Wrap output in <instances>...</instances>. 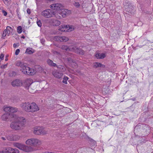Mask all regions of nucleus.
I'll return each instance as SVG.
<instances>
[{"label":"nucleus","instance_id":"nucleus-1","mask_svg":"<svg viewBox=\"0 0 153 153\" xmlns=\"http://www.w3.org/2000/svg\"><path fill=\"white\" fill-rule=\"evenodd\" d=\"M12 120L13 121L10 124V127L12 129L19 130L21 127L24 126L26 123L25 118L23 117H19L15 114L11 115Z\"/></svg>","mask_w":153,"mask_h":153},{"label":"nucleus","instance_id":"nucleus-2","mask_svg":"<svg viewBox=\"0 0 153 153\" xmlns=\"http://www.w3.org/2000/svg\"><path fill=\"white\" fill-rule=\"evenodd\" d=\"M15 65L16 66L20 67V71L25 74L33 75L36 73L35 70L27 66L26 63L20 60L17 61L15 63Z\"/></svg>","mask_w":153,"mask_h":153},{"label":"nucleus","instance_id":"nucleus-3","mask_svg":"<svg viewBox=\"0 0 153 153\" xmlns=\"http://www.w3.org/2000/svg\"><path fill=\"white\" fill-rule=\"evenodd\" d=\"M21 106L23 110L27 112H33L39 110L37 105L34 102L23 103Z\"/></svg>","mask_w":153,"mask_h":153},{"label":"nucleus","instance_id":"nucleus-4","mask_svg":"<svg viewBox=\"0 0 153 153\" xmlns=\"http://www.w3.org/2000/svg\"><path fill=\"white\" fill-rule=\"evenodd\" d=\"M13 145L15 147L26 152H31L33 150L32 147L26 146L25 145L20 143H14Z\"/></svg>","mask_w":153,"mask_h":153},{"label":"nucleus","instance_id":"nucleus-5","mask_svg":"<svg viewBox=\"0 0 153 153\" xmlns=\"http://www.w3.org/2000/svg\"><path fill=\"white\" fill-rule=\"evenodd\" d=\"M41 15L47 18L52 17L53 16L56 18H60V16H59L58 14L55 13L53 10L49 9H47L42 11L41 13Z\"/></svg>","mask_w":153,"mask_h":153},{"label":"nucleus","instance_id":"nucleus-6","mask_svg":"<svg viewBox=\"0 0 153 153\" xmlns=\"http://www.w3.org/2000/svg\"><path fill=\"white\" fill-rule=\"evenodd\" d=\"M61 48L62 50H65L67 51H74L77 53L81 55H83L84 53V51L78 48H77L76 47L74 46H71L69 48H68L66 46L63 45L61 46Z\"/></svg>","mask_w":153,"mask_h":153},{"label":"nucleus","instance_id":"nucleus-7","mask_svg":"<svg viewBox=\"0 0 153 153\" xmlns=\"http://www.w3.org/2000/svg\"><path fill=\"white\" fill-rule=\"evenodd\" d=\"M25 143L28 145L37 146H39L42 143V142L40 140L36 138H31L27 140Z\"/></svg>","mask_w":153,"mask_h":153},{"label":"nucleus","instance_id":"nucleus-8","mask_svg":"<svg viewBox=\"0 0 153 153\" xmlns=\"http://www.w3.org/2000/svg\"><path fill=\"white\" fill-rule=\"evenodd\" d=\"M71 13V11L68 10L67 9H60L58 11V13H56V14H58L59 16H60V18H58V19H61L62 18H65L66 16L69 15Z\"/></svg>","mask_w":153,"mask_h":153},{"label":"nucleus","instance_id":"nucleus-9","mask_svg":"<svg viewBox=\"0 0 153 153\" xmlns=\"http://www.w3.org/2000/svg\"><path fill=\"white\" fill-rule=\"evenodd\" d=\"M74 29V27L69 25H64L60 26L59 30L62 32H69L73 31Z\"/></svg>","mask_w":153,"mask_h":153},{"label":"nucleus","instance_id":"nucleus-10","mask_svg":"<svg viewBox=\"0 0 153 153\" xmlns=\"http://www.w3.org/2000/svg\"><path fill=\"white\" fill-rule=\"evenodd\" d=\"M47 131L45 130L43 128L40 127H36L34 128L33 133L36 134H45Z\"/></svg>","mask_w":153,"mask_h":153},{"label":"nucleus","instance_id":"nucleus-11","mask_svg":"<svg viewBox=\"0 0 153 153\" xmlns=\"http://www.w3.org/2000/svg\"><path fill=\"white\" fill-rule=\"evenodd\" d=\"M63 7L62 4L60 3H55L50 5V8L57 11L55 13H58V11Z\"/></svg>","mask_w":153,"mask_h":153},{"label":"nucleus","instance_id":"nucleus-12","mask_svg":"<svg viewBox=\"0 0 153 153\" xmlns=\"http://www.w3.org/2000/svg\"><path fill=\"white\" fill-rule=\"evenodd\" d=\"M7 138L9 140L16 141L19 139L20 136L17 134H11L8 135L7 137Z\"/></svg>","mask_w":153,"mask_h":153},{"label":"nucleus","instance_id":"nucleus-13","mask_svg":"<svg viewBox=\"0 0 153 153\" xmlns=\"http://www.w3.org/2000/svg\"><path fill=\"white\" fill-rule=\"evenodd\" d=\"M4 110L5 111L9 112L11 113L17 112L18 111V109L16 108L11 107H7L4 108Z\"/></svg>","mask_w":153,"mask_h":153},{"label":"nucleus","instance_id":"nucleus-14","mask_svg":"<svg viewBox=\"0 0 153 153\" xmlns=\"http://www.w3.org/2000/svg\"><path fill=\"white\" fill-rule=\"evenodd\" d=\"M54 40L57 41L65 42L68 40V38L65 36H56L54 37Z\"/></svg>","mask_w":153,"mask_h":153},{"label":"nucleus","instance_id":"nucleus-15","mask_svg":"<svg viewBox=\"0 0 153 153\" xmlns=\"http://www.w3.org/2000/svg\"><path fill=\"white\" fill-rule=\"evenodd\" d=\"M53 75L57 78H61L63 75L62 73L58 71H54L52 72Z\"/></svg>","mask_w":153,"mask_h":153},{"label":"nucleus","instance_id":"nucleus-16","mask_svg":"<svg viewBox=\"0 0 153 153\" xmlns=\"http://www.w3.org/2000/svg\"><path fill=\"white\" fill-rule=\"evenodd\" d=\"M67 60L70 64V65L73 68H75L77 67V64L76 63L74 62L71 58H67Z\"/></svg>","mask_w":153,"mask_h":153},{"label":"nucleus","instance_id":"nucleus-17","mask_svg":"<svg viewBox=\"0 0 153 153\" xmlns=\"http://www.w3.org/2000/svg\"><path fill=\"white\" fill-rule=\"evenodd\" d=\"M12 85L13 86H19L22 85L21 81L19 79H16L11 82Z\"/></svg>","mask_w":153,"mask_h":153},{"label":"nucleus","instance_id":"nucleus-18","mask_svg":"<svg viewBox=\"0 0 153 153\" xmlns=\"http://www.w3.org/2000/svg\"><path fill=\"white\" fill-rule=\"evenodd\" d=\"M95 56L98 59H102L105 57V55L104 53H97L95 54Z\"/></svg>","mask_w":153,"mask_h":153},{"label":"nucleus","instance_id":"nucleus-19","mask_svg":"<svg viewBox=\"0 0 153 153\" xmlns=\"http://www.w3.org/2000/svg\"><path fill=\"white\" fill-rule=\"evenodd\" d=\"M13 114H10L8 113L4 114L1 117L3 121H7L10 116L12 119V116L11 117V116Z\"/></svg>","mask_w":153,"mask_h":153},{"label":"nucleus","instance_id":"nucleus-20","mask_svg":"<svg viewBox=\"0 0 153 153\" xmlns=\"http://www.w3.org/2000/svg\"><path fill=\"white\" fill-rule=\"evenodd\" d=\"M33 83V80L31 79H27L24 82V84L26 86H29Z\"/></svg>","mask_w":153,"mask_h":153},{"label":"nucleus","instance_id":"nucleus-21","mask_svg":"<svg viewBox=\"0 0 153 153\" xmlns=\"http://www.w3.org/2000/svg\"><path fill=\"white\" fill-rule=\"evenodd\" d=\"M93 67L95 68H97L101 67H105V66L100 63L96 62L94 63Z\"/></svg>","mask_w":153,"mask_h":153},{"label":"nucleus","instance_id":"nucleus-22","mask_svg":"<svg viewBox=\"0 0 153 153\" xmlns=\"http://www.w3.org/2000/svg\"><path fill=\"white\" fill-rule=\"evenodd\" d=\"M60 24V22L57 20H54L52 22V24L53 25L56 26H59Z\"/></svg>","mask_w":153,"mask_h":153},{"label":"nucleus","instance_id":"nucleus-23","mask_svg":"<svg viewBox=\"0 0 153 153\" xmlns=\"http://www.w3.org/2000/svg\"><path fill=\"white\" fill-rule=\"evenodd\" d=\"M25 53L27 54H31L34 53V51H32L30 48H27Z\"/></svg>","mask_w":153,"mask_h":153},{"label":"nucleus","instance_id":"nucleus-24","mask_svg":"<svg viewBox=\"0 0 153 153\" xmlns=\"http://www.w3.org/2000/svg\"><path fill=\"white\" fill-rule=\"evenodd\" d=\"M47 62L48 64L51 66H52L53 67H55L56 66V64L53 63L52 61L50 59H48L47 60Z\"/></svg>","mask_w":153,"mask_h":153},{"label":"nucleus","instance_id":"nucleus-25","mask_svg":"<svg viewBox=\"0 0 153 153\" xmlns=\"http://www.w3.org/2000/svg\"><path fill=\"white\" fill-rule=\"evenodd\" d=\"M6 30H7L8 34L10 35V34L13 31V29L10 27L8 26L6 27Z\"/></svg>","mask_w":153,"mask_h":153},{"label":"nucleus","instance_id":"nucleus-26","mask_svg":"<svg viewBox=\"0 0 153 153\" xmlns=\"http://www.w3.org/2000/svg\"><path fill=\"white\" fill-rule=\"evenodd\" d=\"M17 32L19 34H20L22 33V28L21 26H19L17 27Z\"/></svg>","mask_w":153,"mask_h":153},{"label":"nucleus","instance_id":"nucleus-27","mask_svg":"<svg viewBox=\"0 0 153 153\" xmlns=\"http://www.w3.org/2000/svg\"><path fill=\"white\" fill-rule=\"evenodd\" d=\"M12 148L8 147L5 149V151L4 152L5 153H11L12 151Z\"/></svg>","mask_w":153,"mask_h":153},{"label":"nucleus","instance_id":"nucleus-28","mask_svg":"<svg viewBox=\"0 0 153 153\" xmlns=\"http://www.w3.org/2000/svg\"><path fill=\"white\" fill-rule=\"evenodd\" d=\"M68 79V78L66 76H64L63 78V80L62 81L63 83L65 84H67V81Z\"/></svg>","mask_w":153,"mask_h":153},{"label":"nucleus","instance_id":"nucleus-29","mask_svg":"<svg viewBox=\"0 0 153 153\" xmlns=\"http://www.w3.org/2000/svg\"><path fill=\"white\" fill-rule=\"evenodd\" d=\"M12 149L11 153H19V151L17 149L12 148Z\"/></svg>","mask_w":153,"mask_h":153},{"label":"nucleus","instance_id":"nucleus-30","mask_svg":"<svg viewBox=\"0 0 153 153\" xmlns=\"http://www.w3.org/2000/svg\"><path fill=\"white\" fill-rule=\"evenodd\" d=\"M73 5L74 7L76 8L79 7L80 6L79 3L78 2H74L73 3Z\"/></svg>","mask_w":153,"mask_h":153},{"label":"nucleus","instance_id":"nucleus-31","mask_svg":"<svg viewBox=\"0 0 153 153\" xmlns=\"http://www.w3.org/2000/svg\"><path fill=\"white\" fill-rule=\"evenodd\" d=\"M7 35L9 36V35L8 34V32L7 30H6V29H5L4 31V32L2 34L3 36L5 37L6 35Z\"/></svg>","mask_w":153,"mask_h":153},{"label":"nucleus","instance_id":"nucleus-32","mask_svg":"<svg viewBox=\"0 0 153 153\" xmlns=\"http://www.w3.org/2000/svg\"><path fill=\"white\" fill-rule=\"evenodd\" d=\"M16 75V73L15 71H12L9 73V75L10 76H14Z\"/></svg>","mask_w":153,"mask_h":153},{"label":"nucleus","instance_id":"nucleus-33","mask_svg":"<svg viewBox=\"0 0 153 153\" xmlns=\"http://www.w3.org/2000/svg\"><path fill=\"white\" fill-rule=\"evenodd\" d=\"M4 3L6 5H8L10 3V0H2Z\"/></svg>","mask_w":153,"mask_h":153},{"label":"nucleus","instance_id":"nucleus-34","mask_svg":"<svg viewBox=\"0 0 153 153\" xmlns=\"http://www.w3.org/2000/svg\"><path fill=\"white\" fill-rule=\"evenodd\" d=\"M17 15L18 17L20 19H21V16L20 14V12H19V10L18 9H17L16 10Z\"/></svg>","mask_w":153,"mask_h":153},{"label":"nucleus","instance_id":"nucleus-35","mask_svg":"<svg viewBox=\"0 0 153 153\" xmlns=\"http://www.w3.org/2000/svg\"><path fill=\"white\" fill-rule=\"evenodd\" d=\"M59 68L62 70L61 71L62 73L65 71L66 70L64 66L61 65L60 66V67Z\"/></svg>","mask_w":153,"mask_h":153},{"label":"nucleus","instance_id":"nucleus-36","mask_svg":"<svg viewBox=\"0 0 153 153\" xmlns=\"http://www.w3.org/2000/svg\"><path fill=\"white\" fill-rule=\"evenodd\" d=\"M37 24L39 27H41L42 26V23L40 20H39L37 22Z\"/></svg>","mask_w":153,"mask_h":153},{"label":"nucleus","instance_id":"nucleus-37","mask_svg":"<svg viewBox=\"0 0 153 153\" xmlns=\"http://www.w3.org/2000/svg\"><path fill=\"white\" fill-rule=\"evenodd\" d=\"M20 52V50L19 49H17L16 50L15 52V54L16 55H17L19 54Z\"/></svg>","mask_w":153,"mask_h":153},{"label":"nucleus","instance_id":"nucleus-38","mask_svg":"<svg viewBox=\"0 0 153 153\" xmlns=\"http://www.w3.org/2000/svg\"><path fill=\"white\" fill-rule=\"evenodd\" d=\"M4 55L3 53H1L0 55V59L1 60H3L4 58Z\"/></svg>","mask_w":153,"mask_h":153},{"label":"nucleus","instance_id":"nucleus-39","mask_svg":"<svg viewBox=\"0 0 153 153\" xmlns=\"http://www.w3.org/2000/svg\"><path fill=\"white\" fill-rule=\"evenodd\" d=\"M2 12L4 16H6L7 15V13L6 11L3 10L2 11Z\"/></svg>","mask_w":153,"mask_h":153},{"label":"nucleus","instance_id":"nucleus-40","mask_svg":"<svg viewBox=\"0 0 153 153\" xmlns=\"http://www.w3.org/2000/svg\"><path fill=\"white\" fill-rule=\"evenodd\" d=\"M28 89L29 91L31 93H33L34 92H35V91L34 90L33 91H32L31 88L30 87H29V88Z\"/></svg>","mask_w":153,"mask_h":153},{"label":"nucleus","instance_id":"nucleus-41","mask_svg":"<svg viewBox=\"0 0 153 153\" xmlns=\"http://www.w3.org/2000/svg\"><path fill=\"white\" fill-rule=\"evenodd\" d=\"M7 64L4 65L3 66H2L1 67V68L2 69H4L6 68L7 66Z\"/></svg>","mask_w":153,"mask_h":153},{"label":"nucleus","instance_id":"nucleus-42","mask_svg":"<svg viewBox=\"0 0 153 153\" xmlns=\"http://www.w3.org/2000/svg\"><path fill=\"white\" fill-rule=\"evenodd\" d=\"M27 13L29 14H30L31 13V11L30 9L28 8L27 10Z\"/></svg>","mask_w":153,"mask_h":153},{"label":"nucleus","instance_id":"nucleus-43","mask_svg":"<svg viewBox=\"0 0 153 153\" xmlns=\"http://www.w3.org/2000/svg\"><path fill=\"white\" fill-rule=\"evenodd\" d=\"M19 45H17V44L16 43H14L13 44V47L14 48H16V47H18Z\"/></svg>","mask_w":153,"mask_h":153},{"label":"nucleus","instance_id":"nucleus-44","mask_svg":"<svg viewBox=\"0 0 153 153\" xmlns=\"http://www.w3.org/2000/svg\"><path fill=\"white\" fill-rule=\"evenodd\" d=\"M8 60V59L7 56H6L5 57V61H7Z\"/></svg>","mask_w":153,"mask_h":153},{"label":"nucleus","instance_id":"nucleus-45","mask_svg":"<svg viewBox=\"0 0 153 153\" xmlns=\"http://www.w3.org/2000/svg\"><path fill=\"white\" fill-rule=\"evenodd\" d=\"M0 153H5V152L3 151H0Z\"/></svg>","mask_w":153,"mask_h":153},{"label":"nucleus","instance_id":"nucleus-46","mask_svg":"<svg viewBox=\"0 0 153 153\" xmlns=\"http://www.w3.org/2000/svg\"><path fill=\"white\" fill-rule=\"evenodd\" d=\"M22 38L24 39V38H25V37L24 36H22Z\"/></svg>","mask_w":153,"mask_h":153},{"label":"nucleus","instance_id":"nucleus-47","mask_svg":"<svg viewBox=\"0 0 153 153\" xmlns=\"http://www.w3.org/2000/svg\"><path fill=\"white\" fill-rule=\"evenodd\" d=\"M2 139H3V140H5V139L4 137H2Z\"/></svg>","mask_w":153,"mask_h":153},{"label":"nucleus","instance_id":"nucleus-48","mask_svg":"<svg viewBox=\"0 0 153 153\" xmlns=\"http://www.w3.org/2000/svg\"><path fill=\"white\" fill-rule=\"evenodd\" d=\"M36 1H39V0H36Z\"/></svg>","mask_w":153,"mask_h":153},{"label":"nucleus","instance_id":"nucleus-49","mask_svg":"<svg viewBox=\"0 0 153 153\" xmlns=\"http://www.w3.org/2000/svg\"><path fill=\"white\" fill-rule=\"evenodd\" d=\"M82 8H83V7L82 6Z\"/></svg>","mask_w":153,"mask_h":153}]
</instances>
